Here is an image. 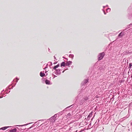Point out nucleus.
<instances>
[{
	"instance_id": "1",
	"label": "nucleus",
	"mask_w": 132,
	"mask_h": 132,
	"mask_svg": "<svg viewBox=\"0 0 132 132\" xmlns=\"http://www.w3.org/2000/svg\"><path fill=\"white\" fill-rule=\"evenodd\" d=\"M79 96L78 95V96L76 97L75 102L76 103H77L78 104L80 105H82L84 103H85V102L82 99H80L78 100V98H79Z\"/></svg>"
},
{
	"instance_id": "2",
	"label": "nucleus",
	"mask_w": 132,
	"mask_h": 132,
	"mask_svg": "<svg viewBox=\"0 0 132 132\" xmlns=\"http://www.w3.org/2000/svg\"><path fill=\"white\" fill-rule=\"evenodd\" d=\"M57 114H55L53 116L51 117L49 119H48L47 120L48 121H50L51 122L53 123L56 120V118L57 117Z\"/></svg>"
},
{
	"instance_id": "3",
	"label": "nucleus",
	"mask_w": 132,
	"mask_h": 132,
	"mask_svg": "<svg viewBox=\"0 0 132 132\" xmlns=\"http://www.w3.org/2000/svg\"><path fill=\"white\" fill-rule=\"evenodd\" d=\"M105 55V53L103 52L99 54L98 56V61L101 60L104 57Z\"/></svg>"
},
{
	"instance_id": "4",
	"label": "nucleus",
	"mask_w": 132,
	"mask_h": 132,
	"mask_svg": "<svg viewBox=\"0 0 132 132\" xmlns=\"http://www.w3.org/2000/svg\"><path fill=\"white\" fill-rule=\"evenodd\" d=\"M130 30V29H129L128 30H126V31H123L122 30L121 32L118 35V37L120 38L122 37L123 36L125 35L126 32L127 33L129 32Z\"/></svg>"
},
{
	"instance_id": "5",
	"label": "nucleus",
	"mask_w": 132,
	"mask_h": 132,
	"mask_svg": "<svg viewBox=\"0 0 132 132\" xmlns=\"http://www.w3.org/2000/svg\"><path fill=\"white\" fill-rule=\"evenodd\" d=\"M54 70L55 71H54V72L56 75H59L61 74V70L60 69H56Z\"/></svg>"
},
{
	"instance_id": "6",
	"label": "nucleus",
	"mask_w": 132,
	"mask_h": 132,
	"mask_svg": "<svg viewBox=\"0 0 132 132\" xmlns=\"http://www.w3.org/2000/svg\"><path fill=\"white\" fill-rule=\"evenodd\" d=\"M89 95L85 96L84 97L82 98V99L84 101L85 103H87L88 102L89 100Z\"/></svg>"
},
{
	"instance_id": "7",
	"label": "nucleus",
	"mask_w": 132,
	"mask_h": 132,
	"mask_svg": "<svg viewBox=\"0 0 132 132\" xmlns=\"http://www.w3.org/2000/svg\"><path fill=\"white\" fill-rule=\"evenodd\" d=\"M92 113L93 112H92L89 114L87 116V118L86 120H89V119H90V118H91L92 116Z\"/></svg>"
},
{
	"instance_id": "8",
	"label": "nucleus",
	"mask_w": 132,
	"mask_h": 132,
	"mask_svg": "<svg viewBox=\"0 0 132 132\" xmlns=\"http://www.w3.org/2000/svg\"><path fill=\"white\" fill-rule=\"evenodd\" d=\"M60 66V64L59 63L57 65L55 66L54 67H53V69H52V71H53V70H55L57 69L56 68H58Z\"/></svg>"
},
{
	"instance_id": "9",
	"label": "nucleus",
	"mask_w": 132,
	"mask_h": 132,
	"mask_svg": "<svg viewBox=\"0 0 132 132\" xmlns=\"http://www.w3.org/2000/svg\"><path fill=\"white\" fill-rule=\"evenodd\" d=\"M72 63V62L71 61H67L66 63V66H69Z\"/></svg>"
},
{
	"instance_id": "10",
	"label": "nucleus",
	"mask_w": 132,
	"mask_h": 132,
	"mask_svg": "<svg viewBox=\"0 0 132 132\" xmlns=\"http://www.w3.org/2000/svg\"><path fill=\"white\" fill-rule=\"evenodd\" d=\"M65 66H66V63L65 62H64V61L62 62L61 63V64H60L61 67H64Z\"/></svg>"
},
{
	"instance_id": "11",
	"label": "nucleus",
	"mask_w": 132,
	"mask_h": 132,
	"mask_svg": "<svg viewBox=\"0 0 132 132\" xmlns=\"http://www.w3.org/2000/svg\"><path fill=\"white\" fill-rule=\"evenodd\" d=\"M75 104H74L69 106H68L67 107H66L64 110H63V111H64L66 109H68V110L69 109L70 107H71V108H72L73 107V105H74Z\"/></svg>"
},
{
	"instance_id": "12",
	"label": "nucleus",
	"mask_w": 132,
	"mask_h": 132,
	"mask_svg": "<svg viewBox=\"0 0 132 132\" xmlns=\"http://www.w3.org/2000/svg\"><path fill=\"white\" fill-rule=\"evenodd\" d=\"M17 129L16 128H14L11 129L9 131V132H16Z\"/></svg>"
},
{
	"instance_id": "13",
	"label": "nucleus",
	"mask_w": 132,
	"mask_h": 132,
	"mask_svg": "<svg viewBox=\"0 0 132 132\" xmlns=\"http://www.w3.org/2000/svg\"><path fill=\"white\" fill-rule=\"evenodd\" d=\"M10 126H5L3 127H2L0 128V130H4L10 127Z\"/></svg>"
},
{
	"instance_id": "14",
	"label": "nucleus",
	"mask_w": 132,
	"mask_h": 132,
	"mask_svg": "<svg viewBox=\"0 0 132 132\" xmlns=\"http://www.w3.org/2000/svg\"><path fill=\"white\" fill-rule=\"evenodd\" d=\"M45 83L46 84L50 85V80L48 79H46L45 80Z\"/></svg>"
},
{
	"instance_id": "15",
	"label": "nucleus",
	"mask_w": 132,
	"mask_h": 132,
	"mask_svg": "<svg viewBox=\"0 0 132 132\" xmlns=\"http://www.w3.org/2000/svg\"><path fill=\"white\" fill-rule=\"evenodd\" d=\"M40 76L42 77H43L45 76V74L43 73H42V72H41L40 73Z\"/></svg>"
},
{
	"instance_id": "16",
	"label": "nucleus",
	"mask_w": 132,
	"mask_h": 132,
	"mask_svg": "<svg viewBox=\"0 0 132 132\" xmlns=\"http://www.w3.org/2000/svg\"><path fill=\"white\" fill-rule=\"evenodd\" d=\"M69 57L70 58H71L72 60L73 59V58L74 57V55L73 54H70L69 56Z\"/></svg>"
},
{
	"instance_id": "17",
	"label": "nucleus",
	"mask_w": 132,
	"mask_h": 132,
	"mask_svg": "<svg viewBox=\"0 0 132 132\" xmlns=\"http://www.w3.org/2000/svg\"><path fill=\"white\" fill-rule=\"evenodd\" d=\"M32 123V122H31V123H27V124H24V125H16V126H21V127H22V126H27L29 124H31V123Z\"/></svg>"
},
{
	"instance_id": "18",
	"label": "nucleus",
	"mask_w": 132,
	"mask_h": 132,
	"mask_svg": "<svg viewBox=\"0 0 132 132\" xmlns=\"http://www.w3.org/2000/svg\"><path fill=\"white\" fill-rule=\"evenodd\" d=\"M89 79H88L87 78L86 79H85L83 80V81L84 82L85 84H86L87 82H88Z\"/></svg>"
},
{
	"instance_id": "19",
	"label": "nucleus",
	"mask_w": 132,
	"mask_h": 132,
	"mask_svg": "<svg viewBox=\"0 0 132 132\" xmlns=\"http://www.w3.org/2000/svg\"><path fill=\"white\" fill-rule=\"evenodd\" d=\"M98 70L101 71H104V68L103 67H100L98 69Z\"/></svg>"
},
{
	"instance_id": "20",
	"label": "nucleus",
	"mask_w": 132,
	"mask_h": 132,
	"mask_svg": "<svg viewBox=\"0 0 132 132\" xmlns=\"http://www.w3.org/2000/svg\"><path fill=\"white\" fill-rule=\"evenodd\" d=\"M63 111L60 112L58 113H57L56 114H57V115H58V116H59V115H61L63 114Z\"/></svg>"
},
{
	"instance_id": "21",
	"label": "nucleus",
	"mask_w": 132,
	"mask_h": 132,
	"mask_svg": "<svg viewBox=\"0 0 132 132\" xmlns=\"http://www.w3.org/2000/svg\"><path fill=\"white\" fill-rule=\"evenodd\" d=\"M132 66V63H130L129 64V68H131V66Z\"/></svg>"
},
{
	"instance_id": "22",
	"label": "nucleus",
	"mask_w": 132,
	"mask_h": 132,
	"mask_svg": "<svg viewBox=\"0 0 132 132\" xmlns=\"http://www.w3.org/2000/svg\"><path fill=\"white\" fill-rule=\"evenodd\" d=\"M81 117L82 115L81 114H79L77 116V117L79 119H80L81 118Z\"/></svg>"
},
{
	"instance_id": "23",
	"label": "nucleus",
	"mask_w": 132,
	"mask_h": 132,
	"mask_svg": "<svg viewBox=\"0 0 132 132\" xmlns=\"http://www.w3.org/2000/svg\"><path fill=\"white\" fill-rule=\"evenodd\" d=\"M111 10V9L108 8L106 10V11L107 12H110V11Z\"/></svg>"
},
{
	"instance_id": "24",
	"label": "nucleus",
	"mask_w": 132,
	"mask_h": 132,
	"mask_svg": "<svg viewBox=\"0 0 132 132\" xmlns=\"http://www.w3.org/2000/svg\"><path fill=\"white\" fill-rule=\"evenodd\" d=\"M48 64H50V66L52 65V62H48Z\"/></svg>"
},
{
	"instance_id": "25",
	"label": "nucleus",
	"mask_w": 132,
	"mask_h": 132,
	"mask_svg": "<svg viewBox=\"0 0 132 132\" xmlns=\"http://www.w3.org/2000/svg\"><path fill=\"white\" fill-rule=\"evenodd\" d=\"M132 25V23H131L130 24H129L127 26V27L128 28H129L130 27V26Z\"/></svg>"
},
{
	"instance_id": "26",
	"label": "nucleus",
	"mask_w": 132,
	"mask_h": 132,
	"mask_svg": "<svg viewBox=\"0 0 132 132\" xmlns=\"http://www.w3.org/2000/svg\"><path fill=\"white\" fill-rule=\"evenodd\" d=\"M86 84L85 83V82L83 81L81 83V85L82 86L85 85Z\"/></svg>"
},
{
	"instance_id": "27",
	"label": "nucleus",
	"mask_w": 132,
	"mask_h": 132,
	"mask_svg": "<svg viewBox=\"0 0 132 132\" xmlns=\"http://www.w3.org/2000/svg\"><path fill=\"white\" fill-rule=\"evenodd\" d=\"M128 29V28L126 27L125 28V29L122 30L123 31H125L127 30Z\"/></svg>"
},
{
	"instance_id": "28",
	"label": "nucleus",
	"mask_w": 132,
	"mask_h": 132,
	"mask_svg": "<svg viewBox=\"0 0 132 132\" xmlns=\"http://www.w3.org/2000/svg\"><path fill=\"white\" fill-rule=\"evenodd\" d=\"M15 79H14L13 81H12V84H14V86H15V85L16 84V83H14V84H13V82H14V80H15Z\"/></svg>"
},
{
	"instance_id": "29",
	"label": "nucleus",
	"mask_w": 132,
	"mask_h": 132,
	"mask_svg": "<svg viewBox=\"0 0 132 132\" xmlns=\"http://www.w3.org/2000/svg\"><path fill=\"white\" fill-rule=\"evenodd\" d=\"M15 79H16L15 81L16 82H18V80L19 79H18L17 77H16Z\"/></svg>"
},
{
	"instance_id": "30",
	"label": "nucleus",
	"mask_w": 132,
	"mask_h": 132,
	"mask_svg": "<svg viewBox=\"0 0 132 132\" xmlns=\"http://www.w3.org/2000/svg\"><path fill=\"white\" fill-rule=\"evenodd\" d=\"M11 85H10L9 86V87H8V88H9V89H12V88H13V87L14 86H12V87L11 88H10L9 87Z\"/></svg>"
},
{
	"instance_id": "31",
	"label": "nucleus",
	"mask_w": 132,
	"mask_h": 132,
	"mask_svg": "<svg viewBox=\"0 0 132 132\" xmlns=\"http://www.w3.org/2000/svg\"><path fill=\"white\" fill-rule=\"evenodd\" d=\"M102 10L103 11V12L104 13V14H105V15L106 14V13L105 12V11L104 10V9H103Z\"/></svg>"
},
{
	"instance_id": "32",
	"label": "nucleus",
	"mask_w": 132,
	"mask_h": 132,
	"mask_svg": "<svg viewBox=\"0 0 132 132\" xmlns=\"http://www.w3.org/2000/svg\"><path fill=\"white\" fill-rule=\"evenodd\" d=\"M37 121L35 122V124H36V125H37V126H38L39 125V123H37Z\"/></svg>"
},
{
	"instance_id": "33",
	"label": "nucleus",
	"mask_w": 132,
	"mask_h": 132,
	"mask_svg": "<svg viewBox=\"0 0 132 132\" xmlns=\"http://www.w3.org/2000/svg\"><path fill=\"white\" fill-rule=\"evenodd\" d=\"M4 89H3L1 92V94H2V93L3 92H4Z\"/></svg>"
},
{
	"instance_id": "34",
	"label": "nucleus",
	"mask_w": 132,
	"mask_h": 132,
	"mask_svg": "<svg viewBox=\"0 0 132 132\" xmlns=\"http://www.w3.org/2000/svg\"><path fill=\"white\" fill-rule=\"evenodd\" d=\"M47 65H48V64H47V65H46V67H45V68H44V69H46V68H47Z\"/></svg>"
},
{
	"instance_id": "35",
	"label": "nucleus",
	"mask_w": 132,
	"mask_h": 132,
	"mask_svg": "<svg viewBox=\"0 0 132 132\" xmlns=\"http://www.w3.org/2000/svg\"><path fill=\"white\" fill-rule=\"evenodd\" d=\"M48 51L49 52H51L50 51V50L49 48H48Z\"/></svg>"
},
{
	"instance_id": "36",
	"label": "nucleus",
	"mask_w": 132,
	"mask_h": 132,
	"mask_svg": "<svg viewBox=\"0 0 132 132\" xmlns=\"http://www.w3.org/2000/svg\"><path fill=\"white\" fill-rule=\"evenodd\" d=\"M57 62H54V63H53V64H56L57 63Z\"/></svg>"
},
{
	"instance_id": "37",
	"label": "nucleus",
	"mask_w": 132,
	"mask_h": 132,
	"mask_svg": "<svg viewBox=\"0 0 132 132\" xmlns=\"http://www.w3.org/2000/svg\"><path fill=\"white\" fill-rule=\"evenodd\" d=\"M32 127H31V126L30 127H29V128H28V130H29L30 129H31Z\"/></svg>"
},
{
	"instance_id": "38",
	"label": "nucleus",
	"mask_w": 132,
	"mask_h": 132,
	"mask_svg": "<svg viewBox=\"0 0 132 132\" xmlns=\"http://www.w3.org/2000/svg\"><path fill=\"white\" fill-rule=\"evenodd\" d=\"M35 125L34 124L32 126H31V127H33L34 126H35Z\"/></svg>"
},
{
	"instance_id": "39",
	"label": "nucleus",
	"mask_w": 132,
	"mask_h": 132,
	"mask_svg": "<svg viewBox=\"0 0 132 132\" xmlns=\"http://www.w3.org/2000/svg\"><path fill=\"white\" fill-rule=\"evenodd\" d=\"M70 115H71V114L70 113H68L67 115L69 116H70Z\"/></svg>"
},
{
	"instance_id": "40",
	"label": "nucleus",
	"mask_w": 132,
	"mask_h": 132,
	"mask_svg": "<svg viewBox=\"0 0 132 132\" xmlns=\"http://www.w3.org/2000/svg\"><path fill=\"white\" fill-rule=\"evenodd\" d=\"M54 77H53V79H54V78L55 77H57V76H55V75H54Z\"/></svg>"
},
{
	"instance_id": "41",
	"label": "nucleus",
	"mask_w": 132,
	"mask_h": 132,
	"mask_svg": "<svg viewBox=\"0 0 132 132\" xmlns=\"http://www.w3.org/2000/svg\"><path fill=\"white\" fill-rule=\"evenodd\" d=\"M99 120L98 119V120H96V122H99Z\"/></svg>"
},
{
	"instance_id": "42",
	"label": "nucleus",
	"mask_w": 132,
	"mask_h": 132,
	"mask_svg": "<svg viewBox=\"0 0 132 132\" xmlns=\"http://www.w3.org/2000/svg\"><path fill=\"white\" fill-rule=\"evenodd\" d=\"M84 90V89H82L81 90V92H83V90Z\"/></svg>"
},
{
	"instance_id": "43",
	"label": "nucleus",
	"mask_w": 132,
	"mask_h": 132,
	"mask_svg": "<svg viewBox=\"0 0 132 132\" xmlns=\"http://www.w3.org/2000/svg\"><path fill=\"white\" fill-rule=\"evenodd\" d=\"M3 96H1V97H0V98H3Z\"/></svg>"
},
{
	"instance_id": "44",
	"label": "nucleus",
	"mask_w": 132,
	"mask_h": 132,
	"mask_svg": "<svg viewBox=\"0 0 132 132\" xmlns=\"http://www.w3.org/2000/svg\"><path fill=\"white\" fill-rule=\"evenodd\" d=\"M129 115H127V116H126V117H127L126 118H128L129 117Z\"/></svg>"
},
{
	"instance_id": "45",
	"label": "nucleus",
	"mask_w": 132,
	"mask_h": 132,
	"mask_svg": "<svg viewBox=\"0 0 132 132\" xmlns=\"http://www.w3.org/2000/svg\"><path fill=\"white\" fill-rule=\"evenodd\" d=\"M47 72H48V71H45V73H47Z\"/></svg>"
},
{
	"instance_id": "46",
	"label": "nucleus",
	"mask_w": 132,
	"mask_h": 132,
	"mask_svg": "<svg viewBox=\"0 0 132 132\" xmlns=\"http://www.w3.org/2000/svg\"><path fill=\"white\" fill-rule=\"evenodd\" d=\"M105 7H106V6H103V8H104V9Z\"/></svg>"
},
{
	"instance_id": "47",
	"label": "nucleus",
	"mask_w": 132,
	"mask_h": 132,
	"mask_svg": "<svg viewBox=\"0 0 132 132\" xmlns=\"http://www.w3.org/2000/svg\"><path fill=\"white\" fill-rule=\"evenodd\" d=\"M5 95V94H4H4H3V96H4V95Z\"/></svg>"
},
{
	"instance_id": "48",
	"label": "nucleus",
	"mask_w": 132,
	"mask_h": 132,
	"mask_svg": "<svg viewBox=\"0 0 132 132\" xmlns=\"http://www.w3.org/2000/svg\"><path fill=\"white\" fill-rule=\"evenodd\" d=\"M65 71V70H63V71H62V73H63Z\"/></svg>"
},
{
	"instance_id": "49",
	"label": "nucleus",
	"mask_w": 132,
	"mask_h": 132,
	"mask_svg": "<svg viewBox=\"0 0 132 132\" xmlns=\"http://www.w3.org/2000/svg\"><path fill=\"white\" fill-rule=\"evenodd\" d=\"M6 91L7 92L8 91V90L7 89H6Z\"/></svg>"
},
{
	"instance_id": "50",
	"label": "nucleus",
	"mask_w": 132,
	"mask_h": 132,
	"mask_svg": "<svg viewBox=\"0 0 132 132\" xmlns=\"http://www.w3.org/2000/svg\"><path fill=\"white\" fill-rule=\"evenodd\" d=\"M105 6H106V7H108V5H106Z\"/></svg>"
},
{
	"instance_id": "51",
	"label": "nucleus",
	"mask_w": 132,
	"mask_h": 132,
	"mask_svg": "<svg viewBox=\"0 0 132 132\" xmlns=\"http://www.w3.org/2000/svg\"><path fill=\"white\" fill-rule=\"evenodd\" d=\"M54 57L55 59H56V57L55 56H54Z\"/></svg>"
},
{
	"instance_id": "52",
	"label": "nucleus",
	"mask_w": 132,
	"mask_h": 132,
	"mask_svg": "<svg viewBox=\"0 0 132 132\" xmlns=\"http://www.w3.org/2000/svg\"><path fill=\"white\" fill-rule=\"evenodd\" d=\"M68 69V68H67L65 70H67Z\"/></svg>"
},
{
	"instance_id": "53",
	"label": "nucleus",
	"mask_w": 132,
	"mask_h": 132,
	"mask_svg": "<svg viewBox=\"0 0 132 132\" xmlns=\"http://www.w3.org/2000/svg\"><path fill=\"white\" fill-rule=\"evenodd\" d=\"M82 131H80L79 132H81Z\"/></svg>"
},
{
	"instance_id": "54",
	"label": "nucleus",
	"mask_w": 132,
	"mask_h": 132,
	"mask_svg": "<svg viewBox=\"0 0 132 132\" xmlns=\"http://www.w3.org/2000/svg\"><path fill=\"white\" fill-rule=\"evenodd\" d=\"M46 75L47 76V75L48 73H46Z\"/></svg>"
},
{
	"instance_id": "55",
	"label": "nucleus",
	"mask_w": 132,
	"mask_h": 132,
	"mask_svg": "<svg viewBox=\"0 0 132 132\" xmlns=\"http://www.w3.org/2000/svg\"><path fill=\"white\" fill-rule=\"evenodd\" d=\"M52 75H53V76H54V75H54L53 74H53H52Z\"/></svg>"
},
{
	"instance_id": "56",
	"label": "nucleus",
	"mask_w": 132,
	"mask_h": 132,
	"mask_svg": "<svg viewBox=\"0 0 132 132\" xmlns=\"http://www.w3.org/2000/svg\"><path fill=\"white\" fill-rule=\"evenodd\" d=\"M130 7H131V6H130V7H129V8L130 9Z\"/></svg>"
},
{
	"instance_id": "57",
	"label": "nucleus",
	"mask_w": 132,
	"mask_h": 132,
	"mask_svg": "<svg viewBox=\"0 0 132 132\" xmlns=\"http://www.w3.org/2000/svg\"><path fill=\"white\" fill-rule=\"evenodd\" d=\"M73 67V66H72L71 67L72 68Z\"/></svg>"
},
{
	"instance_id": "58",
	"label": "nucleus",
	"mask_w": 132,
	"mask_h": 132,
	"mask_svg": "<svg viewBox=\"0 0 132 132\" xmlns=\"http://www.w3.org/2000/svg\"><path fill=\"white\" fill-rule=\"evenodd\" d=\"M41 120H38V121H41Z\"/></svg>"
},
{
	"instance_id": "59",
	"label": "nucleus",
	"mask_w": 132,
	"mask_h": 132,
	"mask_svg": "<svg viewBox=\"0 0 132 132\" xmlns=\"http://www.w3.org/2000/svg\"><path fill=\"white\" fill-rule=\"evenodd\" d=\"M51 77H50V79H51Z\"/></svg>"
},
{
	"instance_id": "60",
	"label": "nucleus",
	"mask_w": 132,
	"mask_h": 132,
	"mask_svg": "<svg viewBox=\"0 0 132 132\" xmlns=\"http://www.w3.org/2000/svg\"><path fill=\"white\" fill-rule=\"evenodd\" d=\"M26 129V128L25 129Z\"/></svg>"
},
{
	"instance_id": "61",
	"label": "nucleus",
	"mask_w": 132,
	"mask_h": 132,
	"mask_svg": "<svg viewBox=\"0 0 132 132\" xmlns=\"http://www.w3.org/2000/svg\"><path fill=\"white\" fill-rule=\"evenodd\" d=\"M10 92V90L9 92V93Z\"/></svg>"
},
{
	"instance_id": "62",
	"label": "nucleus",
	"mask_w": 132,
	"mask_h": 132,
	"mask_svg": "<svg viewBox=\"0 0 132 132\" xmlns=\"http://www.w3.org/2000/svg\"><path fill=\"white\" fill-rule=\"evenodd\" d=\"M63 57V58H64V57Z\"/></svg>"
},
{
	"instance_id": "63",
	"label": "nucleus",
	"mask_w": 132,
	"mask_h": 132,
	"mask_svg": "<svg viewBox=\"0 0 132 132\" xmlns=\"http://www.w3.org/2000/svg\"><path fill=\"white\" fill-rule=\"evenodd\" d=\"M128 130H130L129 129Z\"/></svg>"
},
{
	"instance_id": "64",
	"label": "nucleus",
	"mask_w": 132,
	"mask_h": 132,
	"mask_svg": "<svg viewBox=\"0 0 132 132\" xmlns=\"http://www.w3.org/2000/svg\"><path fill=\"white\" fill-rule=\"evenodd\" d=\"M70 53H71V51L70 52Z\"/></svg>"
}]
</instances>
